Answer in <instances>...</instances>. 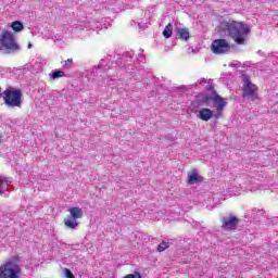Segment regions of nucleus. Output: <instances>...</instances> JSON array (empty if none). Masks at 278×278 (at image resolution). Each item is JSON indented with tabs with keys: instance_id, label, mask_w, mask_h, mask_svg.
Instances as JSON below:
<instances>
[{
	"instance_id": "28",
	"label": "nucleus",
	"mask_w": 278,
	"mask_h": 278,
	"mask_svg": "<svg viewBox=\"0 0 278 278\" xmlns=\"http://www.w3.org/2000/svg\"><path fill=\"white\" fill-rule=\"evenodd\" d=\"M205 84H210V80H207L205 78H201L200 79V86H205Z\"/></svg>"
},
{
	"instance_id": "34",
	"label": "nucleus",
	"mask_w": 278,
	"mask_h": 278,
	"mask_svg": "<svg viewBox=\"0 0 278 278\" xmlns=\"http://www.w3.org/2000/svg\"><path fill=\"white\" fill-rule=\"evenodd\" d=\"M70 278H75V276H72V277H70Z\"/></svg>"
},
{
	"instance_id": "6",
	"label": "nucleus",
	"mask_w": 278,
	"mask_h": 278,
	"mask_svg": "<svg viewBox=\"0 0 278 278\" xmlns=\"http://www.w3.org/2000/svg\"><path fill=\"white\" fill-rule=\"evenodd\" d=\"M213 102V108H215L216 113L214 114L215 121H218L220 116H223V112L225 108H227V100L220 97L216 91H213V98L211 100Z\"/></svg>"
},
{
	"instance_id": "14",
	"label": "nucleus",
	"mask_w": 278,
	"mask_h": 278,
	"mask_svg": "<svg viewBox=\"0 0 278 278\" xmlns=\"http://www.w3.org/2000/svg\"><path fill=\"white\" fill-rule=\"evenodd\" d=\"M176 38L179 40H189L190 31L188 28H176Z\"/></svg>"
},
{
	"instance_id": "33",
	"label": "nucleus",
	"mask_w": 278,
	"mask_h": 278,
	"mask_svg": "<svg viewBox=\"0 0 278 278\" xmlns=\"http://www.w3.org/2000/svg\"><path fill=\"white\" fill-rule=\"evenodd\" d=\"M28 49H31V43L30 42L28 43Z\"/></svg>"
},
{
	"instance_id": "23",
	"label": "nucleus",
	"mask_w": 278,
	"mask_h": 278,
	"mask_svg": "<svg viewBox=\"0 0 278 278\" xmlns=\"http://www.w3.org/2000/svg\"><path fill=\"white\" fill-rule=\"evenodd\" d=\"M0 184H2V186H10V184H12V178L0 176Z\"/></svg>"
},
{
	"instance_id": "16",
	"label": "nucleus",
	"mask_w": 278,
	"mask_h": 278,
	"mask_svg": "<svg viewBox=\"0 0 278 278\" xmlns=\"http://www.w3.org/2000/svg\"><path fill=\"white\" fill-rule=\"evenodd\" d=\"M64 225L68 229H76L77 225H79V223L77 222V219H75L74 217H71V215H68L67 218L64 219Z\"/></svg>"
},
{
	"instance_id": "8",
	"label": "nucleus",
	"mask_w": 278,
	"mask_h": 278,
	"mask_svg": "<svg viewBox=\"0 0 278 278\" xmlns=\"http://www.w3.org/2000/svg\"><path fill=\"white\" fill-rule=\"evenodd\" d=\"M212 51L217 55L227 53L229 51V42L225 39H216L212 42Z\"/></svg>"
},
{
	"instance_id": "29",
	"label": "nucleus",
	"mask_w": 278,
	"mask_h": 278,
	"mask_svg": "<svg viewBox=\"0 0 278 278\" xmlns=\"http://www.w3.org/2000/svg\"><path fill=\"white\" fill-rule=\"evenodd\" d=\"M73 276V271H71L70 269H65V277L71 278Z\"/></svg>"
},
{
	"instance_id": "32",
	"label": "nucleus",
	"mask_w": 278,
	"mask_h": 278,
	"mask_svg": "<svg viewBox=\"0 0 278 278\" xmlns=\"http://www.w3.org/2000/svg\"><path fill=\"white\" fill-rule=\"evenodd\" d=\"M257 55H266V54H264L262 50H258Z\"/></svg>"
},
{
	"instance_id": "9",
	"label": "nucleus",
	"mask_w": 278,
	"mask_h": 278,
	"mask_svg": "<svg viewBox=\"0 0 278 278\" xmlns=\"http://www.w3.org/2000/svg\"><path fill=\"white\" fill-rule=\"evenodd\" d=\"M134 50L125 52L123 56H117V62L115 63V65L129 66L131 62H134Z\"/></svg>"
},
{
	"instance_id": "7",
	"label": "nucleus",
	"mask_w": 278,
	"mask_h": 278,
	"mask_svg": "<svg viewBox=\"0 0 278 278\" xmlns=\"http://www.w3.org/2000/svg\"><path fill=\"white\" fill-rule=\"evenodd\" d=\"M114 64H116V63H114V61H112V56L109 55L99 62L98 67L92 68L91 75L93 77H97V76L101 75V73H108V71H110V68H112V66H114Z\"/></svg>"
},
{
	"instance_id": "3",
	"label": "nucleus",
	"mask_w": 278,
	"mask_h": 278,
	"mask_svg": "<svg viewBox=\"0 0 278 278\" xmlns=\"http://www.w3.org/2000/svg\"><path fill=\"white\" fill-rule=\"evenodd\" d=\"M4 105L8 108H22L23 105V91L21 89L10 88L3 92Z\"/></svg>"
},
{
	"instance_id": "15",
	"label": "nucleus",
	"mask_w": 278,
	"mask_h": 278,
	"mask_svg": "<svg viewBox=\"0 0 278 278\" xmlns=\"http://www.w3.org/2000/svg\"><path fill=\"white\" fill-rule=\"evenodd\" d=\"M70 217L75 218L76 220L84 217V211L77 206L68 208Z\"/></svg>"
},
{
	"instance_id": "21",
	"label": "nucleus",
	"mask_w": 278,
	"mask_h": 278,
	"mask_svg": "<svg viewBox=\"0 0 278 278\" xmlns=\"http://www.w3.org/2000/svg\"><path fill=\"white\" fill-rule=\"evenodd\" d=\"M13 31H23V23L15 21L11 25Z\"/></svg>"
},
{
	"instance_id": "13",
	"label": "nucleus",
	"mask_w": 278,
	"mask_h": 278,
	"mask_svg": "<svg viewBox=\"0 0 278 278\" xmlns=\"http://www.w3.org/2000/svg\"><path fill=\"white\" fill-rule=\"evenodd\" d=\"M214 94H210V93H199L197 96V101L200 103V105H207V103H210V101H212Z\"/></svg>"
},
{
	"instance_id": "26",
	"label": "nucleus",
	"mask_w": 278,
	"mask_h": 278,
	"mask_svg": "<svg viewBox=\"0 0 278 278\" xmlns=\"http://www.w3.org/2000/svg\"><path fill=\"white\" fill-rule=\"evenodd\" d=\"M73 66V59H67L63 62V68H71Z\"/></svg>"
},
{
	"instance_id": "11",
	"label": "nucleus",
	"mask_w": 278,
	"mask_h": 278,
	"mask_svg": "<svg viewBox=\"0 0 278 278\" xmlns=\"http://www.w3.org/2000/svg\"><path fill=\"white\" fill-rule=\"evenodd\" d=\"M198 118H200V121L207 122L214 118V112L210 109H202L199 111Z\"/></svg>"
},
{
	"instance_id": "25",
	"label": "nucleus",
	"mask_w": 278,
	"mask_h": 278,
	"mask_svg": "<svg viewBox=\"0 0 278 278\" xmlns=\"http://www.w3.org/2000/svg\"><path fill=\"white\" fill-rule=\"evenodd\" d=\"M169 244L166 241H163L162 243L159 244L157 251L159 253H162L165 249H168Z\"/></svg>"
},
{
	"instance_id": "22",
	"label": "nucleus",
	"mask_w": 278,
	"mask_h": 278,
	"mask_svg": "<svg viewBox=\"0 0 278 278\" xmlns=\"http://www.w3.org/2000/svg\"><path fill=\"white\" fill-rule=\"evenodd\" d=\"M240 180H243L240 186H249V184H251V178L249 175H243L242 177L239 178Z\"/></svg>"
},
{
	"instance_id": "19",
	"label": "nucleus",
	"mask_w": 278,
	"mask_h": 278,
	"mask_svg": "<svg viewBox=\"0 0 278 278\" xmlns=\"http://www.w3.org/2000/svg\"><path fill=\"white\" fill-rule=\"evenodd\" d=\"M65 75L66 74L64 73V71L58 70L50 74V79L52 80L60 79V77H65Z\"/></svg>"
},
{
	"instance_id": "12",
	"label": "nucleus",
	"mask_w": 278,
	"mask_h": 278,
	"mask_svg": "<svg viewBox=\"0 0 278 278\" xmlns=\"http://www.w3.org/2000/svg\"><path fill=\"white\" fill-rule=\"evenodd\" d=\"M108 20L102 18L101 22H90V26L89 29H92L94 31V29H99L100 31L103 29H108L109 25L106 24Z\"/></svg>"
},
{
	"instance_id": "24",
	"label": "nucleus",
	"mask_w": 278,
	"mask_h": 278,
	"mask_svg": "<svg viewBox=\"0 0 278 278\" xmlns=\"http://www.w3.org/2000/svg\"><path fill=\"white\" fill-rule=\"evenodd\" d=\"M137 62H144L146 56H144V50L140 49L139 53L136 56Z\"/></svg>"
},
{
	"instance_id": "17",
	"label": "nucleus",
	"mask_w": 278,
	"mask_h": 278,
	"mask_svg": "<svg viewBox=\"0 0 278 278\" xmlns=\"http://www.w3.org/2000/svg\"><path fill=\"white\" fill-rule=\"evenodd\" d=\"M199 181V174L197 172H192L191 174L188 175V184L190 186H194Z\"/></svg>"
},
{
	"instance_id": "4",
	"label": "nucleus",
	"mask_w": 278,
	"mask_h": 278,
	"mask_svg": "<svg viewBox=\"0 0 278 278\" xmlns=\"http://www.w3.org/2000/svg\"><path fill=\"white\" fill-rule=\"evenodd\" d=\"M21 266L13 261H8L0 266V278H21Z\"/></svg>"
},
{
	"instance_id": "2",
	"label": "nucleus",
	"mask_w": 278,
	"mask_h": 278,
	"mask_svg": "<svg viewBox=\"0 0 278 278\" xmlns=\"http://www.w3.org/2000/svg\"><path fill=\"white\" fill-rule=\"evenodd\" d=\"M0 51L3 53H14L21 51V46L16 43L14 35L8 30L2 31L0 35Z\"/></svg>"
},
{
	"instance_id": "27",
	"label": "nucleus",
	"mask_w": 278,
	"mask_h": 278,
	"mask_svg": "<svg viewBox=\"0 0 278 278\" xmlns=\"http://www.w3.org/2000/svg\"><path fill=\"white\" fill-rule=\"evenodd\" d=\"M205 90H207L208 92H212L211 94H214V92H216V90H214V86L210 83L205 87Z\"/></svg>"
},
{
	"instance_id": "20",
	"label": "nucleus",
	"mask_w": 278,
	"mask_h": 278,
	"mask_svg": "<svg viewBox=\"0 0 278 278\" xmlns=\"http://www.w3.org/2000/svg\"><path fill=\"white\" fill-rule=\"evenodd\" d=\"M164 38H170L173 36V24H167L163 30Z\"/></svg>"
},
{
	"instance_id": "31",
	"label": "nucleus",
	"mask_w": 278,
	"mask_h": 278,
	"mask_svg": "<svg viewBox=\"0 0 278 278\" xmlns=\"http://www.w3.org/2000/svg\"><path fill=\"white\" fill-rule=\"evenodd\" d=\"M229 66H230L231 68H235V67L238 68V66H240V63H238V64L230 63Z\"/></svg>"
},
{
	"instance_id": "5",
	"label": "nucleus",
	"mask_w": 278,
	"mask_h": 278,
	"mask_svg": "<svg viewBox=\"0 0 278 278\" xmlns=\"http://www.w3.org/2000/svg\"><path fill=\"white\" fill-rule=\"evenodd\" d=\"M243 97L250 101H257V86L251 81V77L247 74L242 75Z\"/></svg>"
},
{
	"instance_id": "18",
	"label": "nucleus",
	"mask_w": 278,
	"mask_h": 278,
	"mask_svg": "<svg viewBox=\"0 0 278 278\" xmlns=\"http://www.w3.org/2000/svg\"><path fill=\"white\" fill-rule=\"evenodd\" d=\"M137 25L140 29H147V26L151 25V20H149V18H147V20L138 18L137 20Z\"/></svg>"
},
{
	"instance_id": "1",
	"label": "nucleus",
	"mask_w": 278,
	"mask_h": 278,
	"mask_svg": "<svg viewBox=\"0 0 278 278\" xmlns=\"http://www.w3.org/2000/svg\"><path fill=\"white\" fill-rule=\"evenodd\" d=\"M220 27L237 45H244L251 34V25L233 20L223 21Z\"/></svg>"
},
{
	"instance_id": "30",
	"label": "nucleus",
	"mask_w": 278,
	"mask_h": 278,
	"mask_svg": "<svg viewBox=\"0 0 278 278\" xmlns=\"http://www.w3.org/2000/svg\"><path fill=\"white\" fill-rule=\"evenodd\" d=\"M8 190V188H5V187H0V194H3V192H5Z\"/></svg>"
},
{
	"instance_id": "10",
	"label": "nucleus",
	"mask_w": 278,
	"mask_h": 278,
	"mask_svg": "<svg viewBox=\"0 0 278 278\" xmlns=\"http://www.w3.org/2000/svg\"><path fill=\"white\" fill-rule=\"evenodd\" d=\"M240 219L233 215L226 216L222 219L223 229H236Z\"/></svg>"
}]
</instances>
